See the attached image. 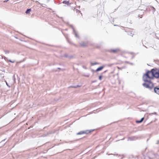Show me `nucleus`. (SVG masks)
<instances>
[{
  "label": "nucleus",
  "instance_id": "obj_1",
  "mask_svg": "<svg viewBox=\"0 0 159 159\" xmlns=\"http://www.w3.org/2000/svg\"><path fill=\"white\" fill-rule=\"evenodd\" d=\"M154 77L156 78L159 77V70L153 69L151 71L147 72L143 77V80L146 82L143 84V86L147 88H152L153 85L151 80Z\"/></svg>",
  "mask_w": 159,
  "mask_h": 159
},
{
  "label": "nucleus",
  "instance_id": "obj_2",
  "mask_svg": "<svg viewBox=\"0 0 159 159\" xmlns=\"http://www.w3.org/2000/svg\"><path fill=\"white\" fill-rule=\"evenodd\" d=\"M91 131L90 130L89 131V130H86V131H81L80 132L77 133V135H80V134H88V133H90L91 132Z\"/></svg>",
  "mask_w": 159,
  "mask_h": 159
},
{
  "label": "nucleus",
  "instance_id": "obj_3",
  "mask_svg": "<svg viewBox=\"0 0 159 159\" xmlns=\"http://www.w3.org/2000/svg\"><path fill=\"white\" fill-rule=\"evenodd\" d=\"M154 91L155 93L157 94H159V88L158 87H155L154 89Z\"/></svg>",
  "mask_w": 159,
  "mask_h": 159
},
{
  "label": "nucleus",
  "instance_id": "obj_4",
  "mask_svg": "<svg viewBox=\"0 0 159 159\" xmlns=\"http://www.w3.org/2000/svg\"><path fill=\"white\" fill-rule=\"evenodd\" d=\"M4 59H5V60L6 61H9L10 62H11V63H14L15 62V60H13V61H12L11 60H9L6 57H4Z\"/></svg>",
  "mask_w": 159,
  "mask_h": 159
},
{
  "label": "nucleus",
  "instance_id": "obj_5",
  "mask_svg": "<svg viewBox=\"0 0 159 159\" xmlns=\"http://www.w3.org/2000/svg\"><path fill=\"white\" fill-rule=\"evenodd\" d=\"M4 59H5V60L6 61H9L10 62H11V63H14L15 62V60H13V61H12L11 60H9L6 57H4Z\"/></svg>",
  "mask_w": 159,
  "mask_h": 159
},
{
  "label": "nucleus",
  "instance_id": "obj_6",
  "mask_svg": "<svg viewBox=\"0 0 159 159\" xmlns=\"http://www.w3.org/2000/svg\"><path fill=\"white\" fill-rule=\"evenodd\" d=\"M105 67L104 66H102L98 68L96 70V71H98L102 70Z\"/></svg>",
  "mask_w": 159,
  "mask_h": 159
},
{
  "label": "nucleus",
  "instance_id": "obj_7",
  "mask_svg": "<svg viewBox=\"0 0 159 159\" xmlns=\"http://www.w3.org/2000/svg\"><path fill=\"white\" fill-rule=\"evenodd\" d=\"M144 119V118H142L139 121V120H137L136 121V122L137 123H141V122H142L143 121V120Z\"/></svg>",
  "mask_w": 159,
  "mask_h": 159
},
{
  "label": "nucleus",
  "instance_id": "obj_8",
  "mask_svg": "<svg viewBox=\"0 0 159 159\" xmlns=\"http://www.w3.org/2000/svg\"><path fill=\"white\" fill-rule=\"evenodd\" d=\"M31 9H28L25 12L26 14L29 13L31 11Z\"/></svg>",
  "mask_w": 159,
  "mask_h": 159
},
{
  "label": "nucleus",
  "instance_id": "obj_9",
  "mask_svg": "<svg viewBox=\"0 0 159 159\" xmlns=\"http://www.w3.org/2000/svg\"><path fill=\"white\" fill-rule=\"evenodd\" d=\"M69 3V2L68 1H64L63 2V3L67 4V5Z\"/></svg>",
  "mask_w": 159,
  "mask_h": 159
},
{
  "label": "nucleus",
  "instance_id": "obj_10",
  "mask_svg": "<svg viewBox=\"0 0 159 159\" xmlns=\"http://www.w3.org/2000/svg\"><path fill=\"white\" fill-rule=\"evenodd\" d=\"M73 31H74V33H75V36H76L77 38H78V35H77V33H76L75 32V30H74V29H73Z\"/></svg>",
  "mask_w": 159,
  "mask_h": 159
},
{
  "label": "nucleus",
  "instance_id": "obj_11",
  "mask_svg": "<svg viewBox=\"0 0 159 159\" xmlns=\"http://www.w3.org/2000/svg\"><path fill=\"white\" fill-rule=\"evenodd\" d=\"M102 79V76H100L99 77V80H101Z\"/></svg>",
  "mask_w": 159,
  "mask_h": 159
},
{
  "label": "nucleus",
  "instance_id": "obj_12",
  "mask_svg": "<svg viewBox=\"0 0 159 159\" xmlns=\"http://www.w3.org/2000/svg\"><path fill=\"white\" fill-rule=\"evenodd\" d=\"M97 64V63H92V64L93 65H95Z\"/></svg>",
  "mask_w": 159,
  "mask_h": 159
},
{
  "label": "nucleus",
  "instance_id": "obj_13",
  "mask_svg": "<svg viewBox=\"0 0 159 159\" xmlns=\"http://www.w3.org/2000/svg\"><path fill=\"white\" fill-rule=\"evenodd\" d=\"M8 1H9V0H5L4 1V2H7Z\"/></svg>",
  "mask_w": 159,
  "mask_h": 159
},
{
  "label": "nucleus",
  "instance_id": "obj_14",
  "mask_svg": "<svg viewBox=\"0 0 159 159\" xmlns=\"http://www.w3.org/2000/svg\"><path fill=\"white\" fill-rule=\"evenodd\" d=\"M116 50H113V52H116Z\"/></svg>",
  "mask_w": 159,
  "mask_h": 159
},
{
  "label": "nucleus",
  "instance_id": "obj_15",
  "mask_svg": "<svg viewBox=\"0 0 159 159\" xmlns=\"http://www.w3.org/2000/svg\"><path fill=\"white\" fill-rule=\"evenodd\" d=\"M152 8H153V9L154 10V11L155 10V8L154 7H152Z\"/></svg>",
  "mask_w": 159,
  "mask_h": 159
},
{
  "label": "nucleus",
  "instance_id": "obj_16",
  "mask_svg": "<svg viewBox=\"0 0 159 159\" xmlns=\"http://www.w3.org/2000/svg\"><path fill=\"white\" fill-rule=\"evenodd\" d=\"M79 87V86L78 85L77 86V87Z\"/></svg>",
  "mask_w": 159,
  "mask_h": 159
}]
</instances>
